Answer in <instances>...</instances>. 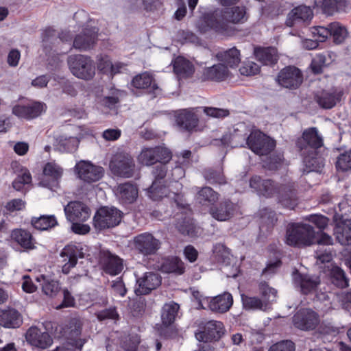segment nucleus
I'll return each mask as SVG.
<instances>
[{"label":"nucleus","mask_w":351,"mask_h":351,"mask_svg":"<svg viewBox=\"0 0 351 351\" xmlns=\"http://www.w3.org/2000/svg\"><path fill=\"white\" fill-rule=\"evenodd\" d=\"M324 145L323 138L316 128L305 130L296 141V147L303 158L304 172H321L324 167V160L318 149Z\"/></svg>","instance_id":"nucleus-1"},{"label":"nucleus","mask_w":351,"mask_h":351,"mask_svg":"<svg viewBox=\"0 0 351 351\" xmlns=\"http://www.w3.org/2000/svg\"><path fill=\"white\" fill-rule=\"evenodd\" d=\"M250 186L258 195L270 197L278 194L280 203L290 209L294 208L298 204L294 184L279 186L271 179H262L258 176H254L250 180Z\"/></svg>","instance_id":"nucleus-2"},{"label":"nucleus","mask_w":351,"mask_h":351,"mask_svg":"<svg viewBox=\"0 0 351 351\" xmlns=\"http://www.w3.org/2000/svg\"><path fill=\"white\" fill-rule=\"evenodd\" d=\"M286 243L291 246L304 247L315 243V232L306 223L289 224L287 229Z\"/></svg>","instance_id":"nucleus-3"},{"label":"nucleus","mask_w":351,"mask_h":351,"mask_svg":"<svg viewBox=\"0 0 351 351\" xmlns=\"http://www.w3.org/2000/svg\"><path fill=\"white\" fill-rule=\"evenodd\" d=\"M67 63L72 74L79 79L90 80L95 75V66L93 60L84 55L69 56Z\"/></svg>","instance_id":"nucleus-4"},{"label":"nucleus","mask_w":351,"mask_h":351,"mask_svg":"<svg viewBox=\"0 0 351 351\" xmlns=\"http://www.w3.org/2000/svg\"><path fill=\"white\" fill-rule=\"evenodd\" d=\"M110 169L112 174L124 178L134 176L135 162L130 154L124 152H117L110 161Z\"/></svg>","instance_id":"nucleus-5"},{"label":"nucleus","mask_w":351,"mask_h":351,"mask_svg":"<svg viewBox=\"0 0 351 351\" xmlns=\"http://www.w3.org/2000/svg\"><path fill=\"white\" fill-rule=\"evenodd\" d=\"M162 242L152 233L143 232L134 237V250L143 257H149L157 254L161 247Z\"/></svg>","instance_id":"nucleus-6"},{"label":"nucleus","mask_w":351,"mask_h":351,"mask_svg":"<svg viewBox=\"0 0 351 351\" xmlns=\"http://www.w3.org/2000/svg\"><path fill=\"white\" fill-rule=\"evenodd\" d=\"M122 214L121 211L114 207H101L93 217L94 227L99 230L113 228L121 222Z\"/></svg>","instance_id":"nucleus-7"},{"label":"nucleus","mask_w":351,"mask_h":351,"mask_svg":"<svg viewBox=\"0 0 351 351\" xmlns=\"http://www.w3.org/2000/svg\"><path fill=\"white\" fill-rule=\"evenodd\" d=\"M246 145L255 154L267 156L276 147V141L261 132H252L247 136Z\"/></svg>","instance_id":"nucleus-8"},{"label":"nucleus","mask_w":351,"mask_h":351,"mask_svg":"<svg viewBox=\"0 0 351 351\" xmlns=\"http://www.w3.org/2000/svg\"><path fill=\"white\" fill-rule=\"evenodd\" d=\"M171 158V152L169 149L162 146L144 148L138 155V162L147 166L156 162L166 163Z\"/></svg>","instance_id":"nucleus-9"},{"label":"nucleus","mask_w":351,"mask_h":351,"mask_svg":"<svg viewBox=\"0 0 351 351\" xmlns=\"http://www.w3.org/2000/svg\"><path fill=\"white\" fill-rule=\"evenodd\" d=\"M293 326L303 331L315 330L320 323L319 315L311 308H302L292 317Z\"/></svg>","instance_id":"nucleus-10"},{"label":"nucleus","mask_w":351,"mask_h":351,"mask_svg":"<svg viewBox=\"0 0 351 351\" xmlns=\"http://www.w3.org/2000/svg\"><path fill=\"white\" fill-rule=\"evenodd\" d=\"M292 278L294 287L304 295H308L317 291L321 283L319 276L303 274L298 270L293 272Z\"/></svg>","instance_id":"nucleus-11"},{"label":"nucleus","mask_w":351,"mask_h":351,"mask_svg":"<svg viewBox=\"0 0 351 351\" xmlns=\"http://www.w3.org/2000/svg\"><path fill=\"white\" fill-rule=\"evenodd\" d=\"M82 250L80 245L74 244H69L62 250L60 256L62 258L63 274H68L71 269L75 267L78 259L84 257Z\"/></svg>","instance_id":"nucleus-12"},{"label":"nucleus","mask_w":351,"mask_h":351,"mask_svg":"<svg viewBox=\"0 0 351 351\" xmlns=\"http://www.w3.org/2000/svg\"><path fill=\"white\" fill-rule=\"evenodd\" d=\"M167 171L165 163H160L153 168L154 180L149 188L148 193L149 197L154 201H158L167 195V189L161 184V180L166 176Z\"/></svg>","instance_id":"nucleus-13"},{"label":"nucleus","mask_w":351,"mask_h":351,"mask_svg":"<svg viewBox=\"0 0 351 351\" xmlns=\"http://www.w3.org/2000/svg\"><path fill=\"white\" fill-rule=\"evenodd\" d=\"M276 81L282 87L296 89L301 85L303 81V75L297 67L288 66L279 72Z\"/></svg>","instance_id":"nucleus-14"},{"label":"nucleus","mask_w":351,"mask_h":351,"mask_svg":"<svg viewBox=\"0 0 351 351\" xmlns=\"http://www.w3.org/2000/svg\"><path fill=\"white\" fill-rule=\"evenodd\" d=\"M179 309L180 306L174 302L165 304L162 308L161 319L166 327L161 330L160 333L165 338H172L176 335V332L168 326L174 322Z\"/></svg>","instance_id":"nucleus-15"},{"label":"nucleus","mask_w":351,"mask_h":351,"mask_svg":"<svg viewBox=\"0 0 351 351\" xmlns=\"http://www.w3.org/2000/svg\"><path fill=\"white\" fill-rule=\"evenodd\" d=\"M224 334V327L222 322L210 320L206 322L202 330L196 332V339L199 341L208 342L219 340Z\"/></svg>","instance_id":"nucleus-16"},{"label":"nucleus","mask_w":351,"mask_h":351,"mask_svg":"<svg viewBox=\"0 0 351 351\" xmlns=\"http://www.w3.org/2000/svg\"><path fill=\"white\" fill-rule=\"evenodd\" d=\"M62 175V169L53 162H47L43 169V178L39 182L40 185L51 191L59 188V182Z\"/></svg>","instance_id":"nucleus-17"},{"label":"nucleus","mask_w":351,"mask_h":351,"mask_svg":"<svg viewBox=\"0 0 351 351\" xmlns=\"http://www.w3.org/2000/svg\"><path fill=\"white\" fill-rule=\"evenodd\" d=\"M238 210V206L229 199H223L217 204L210 207L209 213L216 220L226 221L234 216Z\"/></svg>","instance_id":"nucleus-18"},{"label":"nucleus","mask_w":351,"mask_h":351,"mask_svg":"<svg viewBox=\"0 0 351 351\" xmlns=\"http://www.w3.org/2000/svg\"><path fill=\"white\" fill-rule=\"evenodd\" d=\"M100 262L104 271L112 276L120 274L123 269V259L109 250L101 251Z\"/></svg>","instance_id":"nucleus-19"},{"label":"nucleus","mask_w":351,"mask_h":351,"mask_svg":"<svg viewBox=\"0 0 351 351\" xmlns=\"http://www.w3.org/2000/svg\"><path fill=\"white\" fill-rule=\"evenodd\" d=\"M161 284V276L155 272H146L143 277L136 280L134 292L136 295L149 294Z\"/></svg>","instance_id":"nucleus-20"},{"label":"nucleus","mask_w":351,"mask_h":351,"mask_svg":"<svg viewBox=\"0 0 351 351\" xmlns=\"http://www.w3.org/2000/svg\"><path fill=\"white\" fill-rule=\"evenodd\" d=\"M64 211L66 219L71 222H84L90 216V208L84 203L78 201L69 202L64 206Z\"/></svg>","instance_id":"nucleus-21"},{"label":"nucleus","mask_w":351,"mask_h":351,"mask_svg":"<svg viewBox=\"0 0 351 351\" xmlns=\"http://www.w3.org/2000/svg\"><path fill=\"white\" fill-rule=\"evenodd\" d=\"M78 176L87 182H94L100 180L104 176V169L88 162L82 161L75 165Z\"/></svg>","instance_id":"nucleus-22"},{"label":"nucleus","mask_w":351,"mask_h":351,"mask_svg":"<svg viewBox=\"0 0 351 351\" xmlns=\"http://www.w3.org/2000/svg\"><path fill=\"white\" fill-rule=\"evenodd\" d=\"M226 27L225 20L223 19L222 10H215L205 14L203 21L199 25V28L202 32H206L208 29L222 32L226 29Z\"/></svg>","instance_id":"nucleus-23"},{"label":"nucleus","mask_w":351,"mask_h":351,"mask_svg":"<svg viewBox=\"0 0 351 351\" xmlns=\"http://www.w3.org/2000/svg\"><path fill=\"white\" fill-rule=\"evenodd\" d=\"M25 338L32 346L41 349L47 348L53 343L51 335L36 326H32L28 329Z\"/></svg>","instance_id":"nucleus-24"},{"label":"nucleus","mask_w":351,"mask_h":351,"mask_svg":"<svg viewBox=\"0 0 351 351\" xmlns=\"http://www.w3.org/2000/svg\"><path fill=\"white\" fill-rule=\"evenodd\" d=\"M229 75L230 71L227 66L219 62L211 66L204 67L202 71L200 80L202 82H221L225 81Z\"/></svg>","instance_id":"nucleus-25"},{"label":"nucleus","mask_w":351,"mask_h":351,"mask_svg":"<svg viewBox=\"0 0 351 351\" xmlns=\"http://www.w3.org/2000/svg\"><path fill=\"white\" fill-rule=\"evenodd\" d=\"M313 14L309 6L300 5L289 12L286 20L288 27H293L308 23L313 18Z\"/></svg>","instance_id":"nucleus-26"},{"label":"nucleus","mask_w":351,"mask_h":351,"mask_svg":"<svg viewBox=\"0 0 351 351\" xmlns=\"http://www.w3.org/2000/svg\"><path fill=\"white\" fill-rule=\"evenodd\" d=\"M343 92L337 89L322 90L315 95V101L322 108L330 109L340 101Z\"/></svg>","instance_id":"nucleus-27"},{"label":"nucleus","mask_w":351,"mask_h":351,"mask_svg":"<svg viewBox=\"0 0 351 351\" xmlns=\"http://www.w3.org/2000/svg\"><path fill=\"white\" fill-rule=\"evenodd\" d=\"M97 38V30L95 27L85 28L77 35L73 40V47L80 51H86L93 48Z\"/></svg>","instance_id":"nucleus-28"},{"label":"nucleus","mask_w":351,"mask_h":351,"mask_svg":"<svg viewBox=\"0 0 351 351\" xmlns=\"http://www.w3.org/2000/svg\"><path fill=\"white\" fill-rule=\"evenodd\" d=\"M45 104L41 102H34L28 105H17L12 109V112L16 116L31 119L40 115L45 109Z\"/></svg>","instance_id":"nucleus-29"},{"label":"nucleus","mask_w":351,"mask_h":351,"mask_svg":"<svg viewBox=\"0 0 351 351\" xmlns=\"http://www.w3.org/2000/svg\"><path fill=\"white\" fill-rule=\"evenodd\" d=\"M245 128V125L239 124L235 128L232 133L226 134L220 139L221 144L224 146L237 147H243L246 144L247 138L249 135L247 133H241Z\"/></svg>","instance_id":"nucleus-30"},{"label":"nucleus","mask_w":351,"mask_h":351,"mask_svg":"<svg viewBox=\"0 0 351 351\" xmlns=\"http://www.w3.org/2000/svg\"><path fill=\"white\" fill-rule=\"evenodd\" d=\"M315 243L319 245V248L315 251V258L321 263H329L332 258V253L330 247H325V245L332 244V237L324 232H321L319 237L315 238Z\"/></svg>","instance_id":"nucleus-31"},{"label":"nucleus","mask_w":351,"mask_h":351,"mask_svg":"<svg viewBox=\"0 0 351 351\" xmlns=\"http://www.w3.org/2000/svg\"><path fill=\"white\" fill-rule=\"evenodd\" d=\"M132 85L138 89L147 90V93L154 95V97L160 91L152 75L147 72L136 75L132 80Z\"/></svg>","instance_id":"nucleus-32"},{"label":"nucleus","mask_w":351,"mask_h":351,"mask_svg":"<svg viewBox=\"0 0 351 351\" xmlns=\"http://www.w3.org/2000/svg\"><path fill=\"white\" fill-rule=\"evenodd\" d=\"M171 64L173 72L179 80L191 77L195 72L193 63L182 56L176 58Z\"/></svg>","instance_id":"nucleus-33"},{"label":"nucleus","mask_w":351,"mask_h":351,"mask_svg":"<svg viewBox=\"0 0 351 351\" xmlns=\"http://www.w3.org/2000/svg\"><path fill=\"white\" fill-rule=\"evenodd\" d=\"M23 323L21 314L14 308L0 311V325L8 328H19Z\"/></svg>","instance_id":"nucleus-34"},{"label":"nucleus","mask_w":351,"mask_h":351,"mask_svg":"<svg viewBox=\"0 0 351 351\" xmlns=\"http://www.w3.org/2000/svg\"><path fill=\"white\" fill-rule=\"evenodd\" d=\"M334 234L341 245H351V219L337 222L334 228Z\"/></svg>","instance_id":"nucleus-35"},{"label":"nucleus","mask_w":351,"mask_h":351,"mask_svg":"<svg viewBox=\"0 0 351 351\" xmlns=\"http://www.w3.org/2000/svg\"><path fill=\"white\" fill-rule=\"evenodd\" d=\"M232 303V295L229 293H224L213 298L209 302L208 307L213 312L223 313L230 308Z\"/></svg>","instance_id":"nucleus-36"},{"label":"nucleus","mask_w":351,"mask_h":351,"mask_svg":"<svg viewBox=\"0 0 351 351\" xmlns=\"http://www.w3.org/2000/svg\"><path fill=\"white\" fill-rule=\"evenodd\" d=\"M176 228L183 235L193 237L197 234L196 226L193 219L186 214L176 215Z\"/></svg>","instance_id":"nucleus-37"},{"label":"nucleus","mask_w":351,"mask_h":351,"mask_svg":"<svg viewBox=\"0 0 351 351\" xmlns=\"http://www.w3.org/2000/svg\"><path fill=\"white\" fill-rule=\"evenodd\" d=\"M116 195L123 204H131L138 197V189L133 184L125 182L117 186Z\"/></svg>","instance_id":"nucleus-38"},{"label":"nucleus","mask_w":351,"mask_h":351,"mask_svg":"<svg viewBox=\"0 0 351 351\" xmlns=\"http://www.w3.org/2000/svg\"><path fill=\"white\" fill-rule=\"evenodd\" d=\"M254 54L257 60L265 65H274L278 60V51L275 47H256Z\"/></svg>","instance_id":"nucleus-39"},{"label":"nucleus","mask_w":351,"mask_h":351,"mask_svg":"<svg viewBox=\"0 0 351 351\" xmlns=\"http://www.w3.org/2000/svg\"><path fill=\"white\" fill-rule=\"evenodd\" d=\"M160 269L167 274H175L182 275L185 271L184 263L177 256H169L162 260Z\"/></svg>","instance_id":"nucleus-40"},{"label":"nucleus","mask_w":351,"mask_h":351,"mask_svg":"<svg viewBox=\"0 0 351 351\" xmlns=\"http://www.w3.org/2000/svg\"><path fill=\"white\" fill-rule=\"evenodd\" d=\"M215 57L218 61L221 62L220 63L230 68L237 66L241 62L240 51L236 47L219 51Z\"/></svg>","instance_id":"nucleus-41"},{"label":"nucleus","mask_w":351,"mask_h":351,"mask_svg":"<svg viewBox=\"0 0 351 351\" xmlns=\"http://www.w3.org/2000/svg\"><path fill=\"white\" fill-rule=\"evenodd\" d=\"M225 22L232 23H243L247 20L246 9L244 6L226 8L222 10Z\"/></svg>","instance_id":"nucleus-42"},{"label":"nucleus","mask_w":351,"mask_h":351,"mask_svg":"<svg viewBox=\"0 0 351 351\" xmlns=\"http://www.w3.org/2000/svg\"><path fill=\"white\" fill-rule=\"evenodd\" d=\"M196 114L186 110H182L176 116V123L182 130L191 131L197 125Z\"/></svg>","instance_id":"nucleus-43"},{"label":"nucleus","mask_w":351,"mask_h":351,"mask_svg":"<svg viewBox=\"0 0 351 351\" xmlns=\"http://www.w3.org/2000/svg\"><path fill=\"white\" fill-rule=\"evenodd\" d=\"M11 237L23 248L26 250L34 248V240L29 232L23 229H15L12 232Z\"/></svg>","instance_id":"nucleus-44"},{"label":"nucleus","mask_w":351,"mask_h":351,"mask_svg":"<svg viewBox=\"0 0 351 351\" xmlns=\"http://www.w3.org/2000/svg\"><path fill=\"white\" fill-rule=\"evenodd\" d=\"M80 140L74 136H60L56 138V149L61 152H74L77 150Z\"/></svg>","instance_id":"nucleus-45"},{"label":"nucleus","mask_w":351,"mask_h":351,"mask_svg":"<svg viewBox=\"0 0 351 351\" xmlns=\"http://www.w3.org/2000/svg\"><path fill=\"white\" fill-rule=\"evenodd\" d=\"M241 301L243 308L245 310H261L266 311L270 309L268 307L267 303L265 302L263 299L255 296H248L245 294H241Z\"/></svg>","instance_id":"nucleus-46"},{"label":"nucleus","mask_w":351,"mask_h":351,"mask_svg":"<svg viewBox=\"0 0 351 351\" xmlns=\"http://www.w3.org/2000/svg\"><path fill=\"white\" fill-rule=\"evenodd\" d=\"M351 0H322V7L327 14H332L335 12L345 11L349 5Z\"/></svg>","instance_id":"nucleus-47"},{"label":"nucleus","mask_w":351,"mask_h":351,"mask_svg":"<svg viewBox=\"0 0 351 351\" xmlns=\"http://www.w3.org/2000/svg\"><path fill=\"white\" fill-rule=\"evenodd\" d=\"M31 223L38 230H47L58 225L54 215H41L39 217H32Z\"/></svg>","instance_id":"nucleus-48"},{"label":"nucleus","mask_w":351,"mask_h":351,"mask_svg":"<svg viewBox=\"0 0 351 351\" xmlns=\"http://www.w3.org/2000/svg\"><path fill=\"white\" fill-rule=\"evenodd\" d=\"M219 193L211 187L205 186L200 189L197 193V200L203 205L213 204L219 199Z\"/></svg>","instance_id":"nucleus-49"},{"label":"nucleus","mask_w":351,"mask_h":351,"mask_svg":"<svg viewBox=\"0 0 351 351\" xmlns=\"http://www.w3.org/2000/svg\"><path fill=\"white\" fill-rule=\"evenodd\" d=\"M258 291L263 300L267 303L268 307L271 308V304L276 301L277 290L270 287L266 281L261 280L258 282Z\"/></svg>","instance_id":"nucleus-50"},{"label":"nucleus","mask_w":351,"mask_h":351,"mask_svg":"<svg viewBox=\"0 0 351 351\" xmlns=\"http://www.w3.org/2000/svg\"><path fill=\"white\" fill-rule=\"evenodd\" d=\"M330 279L331 282L339 288H346L349 285V280L344 271L338 266H334L330 269Z\"/></svg>","instance_id":"nucleus-51"},{"label":"nucleus","mask_w":351,"mask_h":351,"mask_svg":"<svg viewBox=\"0 0 351 351\" xmlns=\"http://www.w3.org/2000/svg\"><path fill=\"white\" fill-rule=\"evenodd\" d=\"M213 253L215 260L218 263H224L228 265L230 261V252L228 248H227L222 243H217L213 246Z\"/></svg>","instance_id":"nucleus-52"},{"label":"nucleus","mask_w":351,"mask_h":351,"mask_svg":"<svg viewBox=\"0 0 351 351\" xmlns=\"http://www.w3.org/2000/svg\"><path fill=\"white\" fill-rule=\"evenodd\" d=\"M329 27L330 36L332 37L334 42L337 44L341 43L348 35L346 27L337 22L331 23Z\"/></svg>","instance_id":"nucleus-53"},{"label":"nucleus","mask_w":351,"mask_h":351,"mask_svg":"<svg viewBox=\"0 0 351 351\" xmlns=\"http://www.w3.org/2000/svg\"><path fill=\"white\" fill-rule=\"evenodd\" d=\"M204 178L210 184H224L226 182L224 176L221 169H207L204 171Z\"/></svg>","instance_id":"nucleus-54"},{"label":"nucleus","mask_w":351,"mask_h":351,"mask_svg":"<svg viewBox=\"0 0 351 351\" xmlns=\"http://www.w3.org/2000/svg\"><path fill=\"white\" fill-rule=\"evenodd\" d=\"M41 277L43 278V282L42 284L43 293L50 297L55 296L60 289L58 282L46 278L44 276Z\"/></svg>","instance_id":"nucleus-55"},{"label":"nucleus","mask_w":351,"mask_h":351,"mask_svg":"<svg viewBox=\"0 0 351 351\" xmlns=\"http://www.w3.org/2000/svg\"><path fill=\"white\" fill-rule=\"evenodd\" d=\"M283 154L274 152L270 154L264 160V166L269 170L277 169L283 162Z\"/></svg>","instance_id":"nucleus-56"},{"label":"nucleus","mask_w":351,"mask_h":351,"mask_svg":"<svg viewBox=\"0 0 351 351\" xmlns=\"http://www.w3.org/2000/svg\"><path fill=\"white\" fill-rule=\"evenodd\" d=\"M336 167L342 171L351 170V149L338 156Z\"/></svg>","instance_id":"nucleus-57"},{"label":"nucleus","mask_w":351,"mask_h":351,"mask_svg":"<svg viewBox=\"0 0 351 351\" xmlns=\"http://www.w3.org/2000/svg\"><path fill=\"white\" fill-rule=\"evenodd\" d=\"M31 181L32 176L30 173L27 169H25L22 171L21 174L18 175L15 178L12 182V186L16 191H20L25 184L30 183Z\"/></svg>","instance_id":"nucleus-58"},{"label":"nucleus","mask_w":351,"mask_h":351,"mask_svg":"<svg viewBox=\"0 0 351 351\" xmlns=\"http://www.w3.org/2000/svg\"><path fill=\"white\" fill-rule=\"evenodd\" d=\"M311 33L314 38H316L319 42H324L330 35V27H328L317 26L313 27L311 29Z\"/></svg>","instance_id":"nucleus-59"},{"label":"nucleus","mask_w":351,"mask_h":351,"mask_svg":"<svg viewBox=\"0 0 351 351\" xmlns=\"http://www.w3.org/2000/svg\"><path fill=\"white\" fill-rule=\"evenodd\" d=\"M42 40L45 46L48 44L53 45L58 43V33L54 29L48 27L42 34Z\"/></svg>","instance_id":"nucleus-60"},{"label":"nucleus","mask_w":351,"mask_h":351,"mask_svg":"<svg viewBox=\"0 0 351 351\" xmlns=\"http://www.w3.org/2000/svg\"><path fill=\"white\" fill-rule=\"evenodd\" d=\"M259 71L260 66L258 64L252 61L245 62L239 69L241 74L246 76L256 75Z\"/></svg>","instance_id":"nucleus-61"},{"label":"nucleus","mask_w":351,"mask_h":351,"mask_svg":"<svg viewBox=\"0 0 351 351\" xmlns=\"http://www.w3.org/2000/svg\"><path fill=\"white\" fill-rule=\"evenodd\" d=\"M97 69L103 73H108L111 71L112 62L109 59V57L106 55H99L97 57Z\"/></svg>","instance_id":"nucleus-62"},{"label":"nucleus","mask_w":351,"mask_h":351,"mask_svg":"<svg viewBox=\"0 0 351 351\" xmlns=\"http://www.w3.org/2000/svg\"><path fill=\"white\" fill-rule=\"evenodd\" d=\"M295 343L290 340H284L272 345L269 351H295Z\"/></svg>","instance_id":"nucleus-63"},{"label":"nucleus","mask_w":351,"mask_h":351,"mask_svg":"<svg viewBox=\"0 0 351 351\" xmlns=\"http://www.w3.org/2000/svg\"><path fill=\"white\" fill-rule=\"evenodd\" d=\"M204 112L208 116L215 118H224L230 114L229 110L223 108H217L213 107H205Z\"/></svg>","instance_id":"nucleus-64"}]
</instances>
